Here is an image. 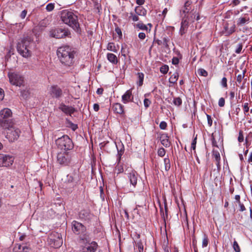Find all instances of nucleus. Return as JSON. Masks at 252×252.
Wrapping results in <instances>:
<instances>
[{
    "mask_svg": "<svg viewBox=\"0 0 252 252\" xmlns=\"http://www.w3.org/2000/svg\"><path fill=\"white\" fill-rule=\"evenodd\" d=\"M129 18H131L133 21H137L139 20L138 17L135 15H133L132 13H130Z\"/></svg>",
    "mask_w": 252,
    "mask_h": 252,
    "instance_id": "nucleus-56",
    "label": "nucleus"
},
{
    "mask_svg": "<svg viewBox=\"0 0 252 252\" xmlns=\"http://www.w3.org/2000/svg\"><path fill=\"white\" fill-rule=\"evenodd\" d=\"M59 109L66 115H71L75 111V109L72 107L65 105L62 103L60 104Z\"/></svg>",
    "mask_w": 252,
    "mask_h": 252,
    "instance_id": "nucleus-16",
    "label": "nucleus"
},
{
    "mask_svg": "<svg viewBox=\"0 0 252 252\" xmlns=\"http://www.w3.org/2000/svg\"><path fill=\"white\" fill-rule=\"evenodd\" d=\"M218 104L220 107H223L225 104L224 98L223 97L220 98L219 100Z\"/></svg>",
    "mask_w": 252,
    "mask_h": 252,
    "instance_id": "nucleus-49",
    "label": "nucleus"
},
{
    "mask_svg": "<svg viewBox=\"0 0 252 252\" xmlns=\"http://www.w3.org/2000/svg\"><path fill=\"white\" fill-rule=\"evenodd\" d=\"M21 95L24 99H27L30 95L29 90L28 89L22 90L21 92Z\"/></svg>",
    "mask_w": 252,
    "mask_h": 252,
    "instance_id": "nucleus-32",
    "label": "nucleus"
},
{
    "mask_svg": "<svg viewBox=\"0 0 252 252\" xmlns=\"http://www.w3.org/2000/svg\"><path fill=\"white\" fill-rule=\"evenodd\" d=\"M164 168L166 171H168L170 168V161L169 158L164 159Z\"/></svg>",
    "mask_w": 252,
    "mask_h": 252,
    "instance_id": "nucleus-31",
    "label": "nucleus"
},
{
    "mask_svg": "<svg viewBox=\"0 0 252 252\" xmlns=\"http://www.w3.org/2000/svg\"><path fill=\"white\" fill-rule=\"evenodd\" d=\"M132 96L131 91L129 90H127L124 95H122V101L124 103H126L130 101V98Z\"/></svg>",
    "mask_w": 252,
    "mask_h": 252,
    "instance_id": "nucleus-20",
    "label": "nucleus"
},
{
    "mask_svg": "<svg viewBox=\"0 0 252 252\" xmlns=\"http://www.w3.org/2000/svg\"><path fill=\"white\" fill-rule=\"evenodd\" d=\"M165 150L163 148H160L158 151V155L160 157H163L165 155Z\"/></svg>",
    "mask_w": 252,
    "mask_h": 252,
    "instance_id": "nucleus-38",
    "label": "nucleus"
},
{
    "mask_svg": "<svg viewBox=\"0 0 252 252\" xmlns=\"http://www.w3.org/2000/svg\"><path fill=\"white\" fill-rule=\"evenodd\" d=\"M238 140L239 142H242L244 141V136L243 134V131L242 130H240L239 132Z\"/></svg>",
    "mask_w": 252,
    "mask_h": 252,
    "instance_id": "nucleus-45",
    "label": "nucleus"
},
{
    "mask_svg": "<svg viewBox=\"0 0 252 252\" xmlns=\"http://www.w3.org/2000/svg\"><path fill=\"white\" fill-rule=\"evenodd\" d=\"M71 160V155L70 152H64L60 153L57 155V161L64 166L68 165Z\"/></svg>",
    "mask_w": 252,
    "mask_h": 252,
    "instance_id": "nucleus-8",
    "label": "nucleus"
},
{
    "mask_svg": "<svg viewBox=\"0 0 252 252\" xmlns=\"http://www.w3.org/2000/svg\"><path fill=\"white\" fill-rule=\"evenodd\" d=\"M169 41V39L167 37H164L163 38L162 44L165 46V47H168V42Z\"/></svg>",
    "mask_w": 252,
    "mask_h": 252,
    "instance_id": "nucleus-50",
    "label": "nucleus"
},
{
    "mask_svg": "<svg viewBox=\"0 0 252 252\" xmlns=\"http://www.w3.org/2000/svg\"><path fill=\"white\" fill-rule=\"evenodd\" d=\"M107 49L109 50H111L113 52H116L117 50L115 49V45L113 43H109L108 44Z\"/></svg>",
    "mask_w": 252,
    "mask_h": 252,
    "instance_id": "nucleus-40",
    "label": "nucleus"
},
{
    "mask_svg": "<svg viewBox=\"0 0 252 252\" xmlns=\"http://www.w3.org/2000/svg\"><path fill=\"white\" fill-rule=\"evenodd\" d=\"M62 21L67 25L76 32L80 33L81 29L78 21V17L73 11L64 9L60 12Z\"/></svg>",
    "mask_w": 252,
    "mask_h": 252,
    "instance_id": "nucleus-2",
    "label": "nucleus"
},
{
    "mask_svg": "<svg viewBox=\"0 0 252 252\" xmlns=\"http://www.w3.org/2000/svg\"><path fill=\"white\" fill-rule=\"evenodd\" d=\"M50 92L51 95L57 99L60 98L63 94L62 90L57 85L51 86Z\"/></svg>",
    "mask_w": 252,
    "mask_h": 252,
    "instance_id": "nucleus-14",
    "label": "nucleus"
},
{
    "mask_svg": "<svg viewBox=\"0 0 252 252\" xmlns=\"http://www.w3.org/2000/svg\"><path fill=\"white\" fill-rule=\"evenodd\" d=\"M209 242V240L207 236L204 234V237L202 241V247H206L207 246Z\"/></svg>",
    "mask_w": 252,
    "mask_h": 252,
    "instance_id": "nucleus-39",
    "label": "nucleus"
},
{
    "mask_svg": "<svg viewBox=\"0 0 252 252\" xmlns=\"http://www.w3.org/2000/svg\"><path fill=\"white\" fill-rule=\"evenodd\" d=\"M71 33L67 28H57L50 31V36L56 38H63L70 37Z\"/></svg>",
    "mask_w": 252,
    "mask_h": 252,
    "instance_id": "nucleus-6",
    "label": "nucleus"
},
{
    "mask_svg": "<svg viewBox=\"0 0 252 252\" xmlns=\"http://www.w3.org/2000/svg\"><path fill=\"white\" fill-rule=\"evenodd\" d=\"M65 121L67 126L70 128L73 131H75L78 128L77 125L73 124L68 119H66Z\"/></svg>",
    "mask_w": 252,
    "mask_h": 252,
    "instance_id": "nucleus-27",
    "label": "nucleus"
},
{
    "mask_svg": "<svg viewBox=\"0 0 252 252\" xmlns=\"http://www.w3.org/2000/svg\"><path fill=\"white\" fill-rule=\"evenodd\" d=\"M115 31L119 35L120 38L122 37V32L120 28H119L118 27H116Z\"/></svg>",
    "mask_w": 252,
    "mask_h": 252,
    "instance_id": "nucleus-53",
    "label": "nucleus"
},
{
    "mask_svg": "<svg viewBox=\"0 0 252 252\" xmlns=\"http://www.w3.org/2000/svg\"><path fill=\"white\" fill-rule=\"evenodd\" d=\"M79 241L81 243H89L91 241L90 233L87 231V228L83 232L80 233L78 235Z\"/></svg>",
    "mask_w": 252,
    "mask_h": 252,
    "instance_id": "nucleus-15",
    "label": "nucleus"
},
{
    "mask_svg": "<svg viewBox=\"0 0 252 252\" xmlns=\"http://www.w3.org/2000/svg\"><path fill=\"white\" fill-rule=\"evenodd\" d=\"M138 37L140 39H145V38L146 37V35H145V33H144V32H140L139 34H138Z\"/></svg>",
    "mask_w": 252,
    "mask_h": 252,
    "instance_id": "nucleus-62",
    "label": "nucleus"
},
{
    "mask_svg": "<svg viewBox=\"0 0 252 252\" xmlns=\"http://www.w3.org/2000/svg\"><path fill=\"white\" fill-rule=\"evenodd\" d=\"M161 144L165 147H168L170 145V142L169 141L168 137L166 134H163L160 137Z\"/></svg>",
    "mask_w": 252,
    "mask_h": 252,
    "instance_id": "nucleus-21",
    "label": "nucleus"
},
{
    "mask_svg": "<svg viewBox=\"0 0 252 252\" xmlns=\"http://www.w3.org/2000/svg\"><path fill=\"white\" fill-rule=\"evenodd\" d=\"M179 59L177 57H174L172 59V64H173L174 65L178 64L179 63Z\"/></svg>",
    "mask_w": 252,
    "mask_h": 252,
    "instance_id": "nucleus-57",
    "label": "nucleus"
},
{
    "mask_svg": "<svg viewBox=\"0 0 252 252\" xmlns=\"http://www.w3.org/2000/svg\"><path fill=\"white\" fill-rule=\"evenodd\" d=\"M250 18L249 17H241L237 21V25L241 26L244 25L246 23L249 22Z\"/></svg>",
    "mask_w": 252,
    "mask_h": 252,
    "instance_id": "nucleus-29",
    "label": "nucleus"
},
{
    "mask_svg": "<svg viewBox=\"0 0 252 252\" xmlns=\"http://www.w3.org/2000/svg\"><path fill=\"white\" fill-rule=\"evenodd\" d=\"M213 155L215 158L216 161L220 160V154L218 151L214 150L213 151Z\"/></svg>",
    "mask_w": 252,
    "mask_h": 252,
    "instance_id": "nucleus-37",
    "label": "nucleus"
},
{
    "mask_svg": "<svg viewBox=\"0 0 252 252\" xmlns=\"http://www.w3.org/2000/svg\"><path fill=\"white\" fill-rule=\"evenodd\" d=\"M191 3V2L187 0L184 4V9L183 10V13L185 14V16H186V14L188 13L190 9L189 8V6L190 5Z\"/></svg>",
    "mask_w": 252,
    "mask_h": 252,
    "instance_id": "nucleus-30",
    "label": "nucleus"
},
{
    "mask_svg": "<svg viewBox=\"0 0 252 252\" xmlns=\"http://www.w3.org/2000/svg\"><path fill=\"white\" fill-rule=\"evenodd\" d=\"M12 125L9 128H7L6 137L9 140L12 142L17 140L19 137L20 131L18 128H16L13 126Z\"/></svg>",
    "mask_w": 252,
    "mask_h": 252,
    "instance_id": "nucleus-10",
    "label": "nucleus"
},
{
    "mask_svg": "<svg viewBox=\"0 0 252 252\" xmlns=\"http://www.w3.org/2000/svg\"><path fill=\"white\" fill-rule=\"evenodd\" d=\"M123 153H120L119 152H118V154H117V160L118 162V163L120 161L121 159V157L123 155Z\"/></svg>",
    "mask_w": 252,
    "mask_h": 252,
    "instance_id": "nucleus-64",
    "label": "nucleus"
},
{
    "mask_svg": "<svg viewBox=\"0 0 252 252\" xmlns=\"http://www.w3.org/2000/svg\"><path fill=\"white\" fill-rule=\"evenodd\" d=\"M57 239L55 240L53 238H50V240L54 242L53 247H54L56 248H58L60 247L62 244H63V241L61 238H60V235L59 234H57Z\"/></svg>",
    "mask_w": 252,
    "mask_h": 252,
    "instance_id": "nucleus-22",
    "label": "nucleus"
},
{
    "mask_svg": "<svg viewBox=\"0 0 252 252\" xmlns=\"http://www.w3.org/2000/svg\"><path fill=\"white\" fill-rule=\"evenodd\" d=\"M137 77H138V81L137 82V84L139 86H141L143 84V80H144V75L142 72H138L137 74Z\"/></svg>",
    "mask_w": 252,
    "mask_h": 252,
    "instance_id": "nucleus-28",
    "label": "nucleus"
},
{
    "mask_svg": "<svg viewBox=\"0 0 252 252\" xmlns=\"http://www.w3.org/2000/svg\"><path fill=\"white\" fill-rule=\"evenodd\" d=\"M221 85L223 87H227V79L225 77H223L221 82Z\"/></svg>",
    "mask_w": 252,
    "mask_h": 252,
    "instance_id": "nucleus-55",
    "label": "nucleus"
},
{
    "mask_svg": "<svg viewBox=\"0 0 252 252\" xmlns=\"http://www.w3.org/2000/svg\"><path fill=\"white\" fill-rule=\"evenodd\" d=\"M169 67L167 65L164 64L160 67V71L163 74H165L168 72Z\"/></svg>",
    "mask_w": 252,
    "mask_h": 252,
    "instance_id": "nucleus-34",
    "label": "nucleus"
},
{
    "mask_svg": "<svg viewBox=\"0 0 252 252\" xmlns=\"http://www.w3.org/2000/svg\"><path fill=\"white\" fill-rule=\"evenodd\" d=\"M151 101L148 98H145L144 100V105L146 108H148L151 104Z\"/></svg>",
    "mask_w": 252,
    "mask_h": 252,
    "instance_id": "nucleus-52",
    "label": "nucleus"
},
{
    "mask_svg": "<svg viewBox=\"0 0 252 252\" xmlns=\"http://www.w3.org/2000/svg\"><path fill=\"white\" fill-rule=\"evenodd\" d=\"M54 4L50 3L46 5V9L48 11H51L54 9Z\"/></svg>",
    "mask_w": 252,
    "mask_h": 252,
    "instance_id": "nucleus-43",
    "label": "nucleus"
},
{
    "mask_svg": "<svg viewBox=\"0 0 252 252\" xmlns=\"http://www.w3.org/2000/svg\"><path fill=\"white\" fill-rule=\"evenodd\" d=\"M108 60L111 63L116 64L118 63V59L116 56L112 53H108L107 55Z\"/></svg>",
    "mask_w": 252,
    "mask_h": 252,
    "instance_id": "nucleus-23",
    "label": "nucleus"
},
{
    "mask_svg": "<svg viewBox=\"0 0 252 252\" xmlns=\"http://www.w3.org/2000/svg\"><path fill=\"white\" fill-rule=\"evenodd\" d=\"M85 244L82 248V252H95L98 248L97 243L95 241H91Z\"/></svg>",
    "mask_w": 252,
    "mask_h": 252,
    "instance_id": "nucleus-13",
    "label": "nucleus"
},
{
    "mask_svg": "<svg viewBox=\"0 0 252 252\" xmlns=\"http://www.w3.org/2000/svg\"><path fill=\"white\" fill-rule=\"evenodd\" d=\"M28 249L29 248L26 246H18V250L21 251L20 252H27Z\"/></svg>",
    "mask_w": 252,
    "mask_h": 252,
    "instance_id": "nucleus-46",
    "label": "nucleus"
},
{
    "mask_svg": "<svg viewBox=\"0 0 252 252\" xmlns=\"http://www.w3.org/2000/svg\"><path fill=\"white\" fill-rule=\"evenodd\" d=\"M207 121L208 124L209 126H211L213 124V120H212L211 117L210 115L207 114Z\"/></svg>",
    "mask_w": 252,
    "mask_h": 252,
    "instance_id": "nucleus-54",
    "label": "nucleus"
},
{
    "mask_svg": "<svg viewBox=\"0 0 252 252\" xmlns=\"http://www.w3.org/2000/svg\"><path fill=\"white\" fill-rule=\"evenodd\" d=\"M193 247L194 249V252H198L197 248L196 246V241L195 239L193 240Z\"/></svg>",
    "mask_w": 252,
    "mask_h": 252,
    "instance_id": "nucleus-59",
    "label": "nucleus"
},
{
    "mask_svg": "<svg viewBox=\"0 0 252 252\" xmlns=\"http://www.w3.org/2000/svg\"><path fill=\"white\" fill-rule=\"evenodd\" d=\"M79 216L81 219L89 221L92 219L93 215L88 210H83L79 212Z\"/></svg>",
    "mask_w": 252,
    "mask_h": 252,
    "instance_id": "nucleus-18",
    "label": "nucleus"
},
{
    "mask_svg": "<svg viewBox=\"0 0 252 252\" xmlns=\"http://www.w3.org/2000/svg\"><path fill=\"white\" fill-rule=\"evenodd\" d=\"M196 139H197V135L196 137L193 139L191 142V149L194 150L195 149V146L196 144Z\"/></svg>",
    "mask_w": 252,
    "mask_h": 252,
    "instance_id": "nucleus-48",
    "label": "nucleus"
},
{
    "mask_svg": "<svg viewBox=\"0 0 252 252\" xmlns=\"http://www.w3.org/2000/svg\"><path fill=\"white\" fill-rule=\"evenodd\" d=\"M167 127V123L164 121H162L159 124V127L161 129H165Z\"/></svg>",
    "mask_w": 252,
    "mask_h": 252,
    "instance_id": "nucleus-51",
    "label": "nucleus"
},
{
    "mask_svg": "<svg viewBox=\"0 0 252 252\" xmlns=\"http://www.w3.org/2000/svg\"><path fill=\"white\" fill-rule=\"evenodd\" d=\"M179 77V73L177 72L173 73L169 78V82L171 84H175L176 83Z\"/></svg>",
    "mask_w": 252,
    "mask_h": 252,
    "instance_id": "nucleus-26",
    "label": "nucleus"
},
{
    "mask_svg": "<svg viewBox=\"0 0 252 252\" xmlns=\"http://www.w3.org/2000/svg\"><path fill=\"white\" fill-rule=\"evenodd\" d=\"M233 248L235 252H240V247L236 241L233 243Z\"/></svg>",
    "mask_w": 252,
    "mask_h": 252,
    "instance_id": "nucleus-41",
    "label": "nucleus"
},
{
    "mask_svg": "<svg viewBox=\"0 0 252 252\" xmlns=\"http://www.w3.org/2000/svg\"><path fill=\"white\" fill-rule=\"evenodd\" d=\"M8 76L11 84L19 87L24 85L25 81L22 75L12 72L9 73Z\"/></svg>",
    "mask_w": 252,
    "mask_h": 252,
    "instance_id": "nucleus-7",
    "label": "nucleus"
},
{
    "mask_svg": "<svg viewBox=\"0 0 252 252\" xmlns=\"http://www.w3.org/2000/svg\"><path fill=\"white\" fill-rule=\"evenodd\" d=\"M127 174L130 184L135 187L138 179L137 173L135 170H131Z\"/></svg>",
    "mask_w": 252,
    "mask_h": 252,
    "instance_id": "nucleus-17",
    "label": "nucleus"
},
{
    "mask_svg": "<svg viewBox=\"0 0 252 252\" xmlns=\"http://www.w3.org/2000/svg\"><path fill=\"white\" fill-rule=\"evenodd\" d=\"M173 103L176 106H181L182 103V99L179 97L174 98Z\"/></svg>",
    "mask_w": 252,
    "mask_h": 252,
    "instance_id": "nucleus-33",
    "label": "nucleus"
},
{
    "mask_svg": "<svg viewBox=\"0 0 252 252\" xmlns=\"http://www.w3.org/2000/svg\"><path fill=\"white\" fill-rule=\"evenodd\" d=\"M39 28L35 27L33 29L32 32L29 35H24L17 44V50L18 53L23 57L28 58L31 56V51H30L31 44L33 41V38L32 35H34L37 37L39 35L37 32Z\"/></svg>",
    "mask_w": 252,
    "mask_h": 252,
    "instance_id": "nucleus-1",
    "label": "nucleus"
},
{
    "mask_svg": "<svg viewBox=\"0 0 252 252\" xmlns=\"http://www.w3.org/2000/svg\"><path fill=\"white\" fill-rule=\"evenodd\" d=\"M136 26L137 28L142 30L148 31V30L147 26L142 23L137 24Z\"/></svg>",
    "mask_w": 252,
    "mask_h": 252,
    "instance_id": "nucleus-35",
    "label": "nucleus"
},
{
    "mask_svg": "<svg viewBox=\"0 0 252 252\" xmlns=\"http://www.w3.org/2000/svg\"><path fill=\"white\" fill-rule=\"evenodd\" d=\"M243 109H244V112L245 115H246L247 113H248L249 111V103L248 102H246L244 103V104L243 105Z\"/></svg>",
    "mask_w": 252,
    "mask_h": 252,
    "instance_id": "nucleus-44",
    "label": "nucleus"
},
{
    "mask_svg": "<svg viewBox=\"0 0 252 252\" xmlns=\"http://www.w3.org/2000/svg\"><path fill=\"white\" fill-rule=\"evenodd\" d=\"M14 158L13 157L0 153V167H7L12 164Z\"/></svg>",
    "mask_w": 252,
    "mask_h": 252,
    "instance_id": "nucleus-11",
    "label": "nucleus"
},
{
    "mask_svg": "<svg viewBox=\"0 0 252 252\" xmlns=\"http://www.w3.org/2000/svg\"><path fill=\"white\" fill-rule=\"evenodd\" d=\"M242 49V45L240 44H239L238 47L236 49L235 52L237 54H239L241 52Z\"/></svg>",
    "mask_w": 252,
    "mask_h": 252,
    "instance_id": "nucleus-60",
    "label": "nucleus"
},
{
    "mask_svg": "<svg viewBox=\"0 0 252 252\" xmlns=\"http://www.w3.org/2000/svg\"><path fill=\"white\" fill-rule=\"evenodd\" d=\"M27 10H24L23 11H22L20 14L21 18L22 19H24L27 15Z\"/></svg>",
    "mask_w": 252,
    "mask_h": 252,
    "instance_id": "nucleus-58",
    "label": "nucleus"
},
{
    "mask_svg": "<svg viewBox=\"0 0 252 252\" xmlns=\"http://www.w3.org/2000/svg\"><path fill=\"white\" fill-rule=\"evenodd\" d=\"M75 53L74 50L67 45L59 47L57 51L61 63L67 66H70L73 64Z\"/></svg>",
    "mask_w": 252,
    "mask_h": 252,
    "instance_id": "nucleus-3",
    "label": "nucleus"
},
{
    "mask_svg": "<svg viewBox=\"0 0 252 252\" xmlns=\"http://www.w3.org/2000/svg\"><path fill=\"white\" fill-rule=\"evenodd\" d=\"M136 13L139 15L145 16L147 14V10L142 7L137 6L135 8Z\"/></svg>",
    "mask_w": 252,
    "mask_h": 252,
    "instance_id": "nucleus-24",
    "label": "nucleus"
},
{
    "mask_svg": "<svg viewBox=\"0 0 252 252\" xmlns=\"http://www.w3.org/2000/svg\"><path fill=\"white\" fill-rule=\"evenodd\" d=\"M71 226L73 233L77 235H78L80 233L83 232V231L86 229V227L82 223L76 220H73L72 222Z\"/></svg>",
    "mask_w": 252,
    "mask_h": 252,
    "instance_id": "nucleus-12",
    "label": "nucleus"
},
{
    "mask_svg": "<svg viewBox=\"0 0 252 252\" xmlns=\"http://www.w3.org/2000/svg\"><path fill=\"white\" fill-rule=\"evenodd\" d=\"M80 178L78 172L76 170H74L72 173L66 176L65 183L66 184H70V186L73 188L78 184Z\"/></svg>",
    "mask_w": 252,
    "mask_h": 252,
    "instance_id": "nucleus-9",
    "label": "nucleus"
},
{
    "mask_svg": "<svg viewBox=\"0 0 252 252\" xmlns=\"http://www.w3.org/2000/svg\"><path fill=\"white\" fill-rule=\"evenodd\" d=\"M13 125L12 119V112L8 108H4L0 112V125L6 129Z\"/></svg>",
    "mask_w": 252,
    "mask_h": 252,
    "instance_id": "nucleus-4",
    "label": "nucleus"
},
{
    "mask_svg": "<svg viewBox=\"0 0 252 252\" xmlns=\"http://www.w3.org/2000/svg\"><path fill=\"white\" fill-rule=\"evenodd\" d=\"M119 146L120 147V149H119L118 146L117 145H116V147H117V148L118 152H119L120 153H122L124 154V150H125L124 145L122 144H120L119 143Z\"/></svg>",
    "mask_w": 252,
    "mask_h": 252,
    "instance_id": "nucleus-47",
    "label": "nucleus"
},
{
    "mask_svg": "<svg viewBox=\"0 0 252 252\" xmlns=\"http://www.w3.org/2000/svg\"><path fill=\"white\" fill-rule=\"evenodd\" d=\"M188 22L186 20H183L181 22V26L180 30V32L181 35L185 33V31L188 27Z\"/></svg>",
    "mask_w": 252,
    "mask_h": 252,
    "instance_id": "nucleus-25",
    "label": "nucleus"
},
{
    "mask_svg": "<svg viewBox=\"0 0 252 252\" xmlns=\"http://www.w3.org/2000/svg\"><path fill=\"white\" fill-rule=\"evenodd\" d=\"M58 147L64 151L70 150L73 148V144L71 139L67 135L58 138L56 140Z\"/></svg>",
    "mask_w": 252,
    "mask_h": 252,
    "instance_id": "nucleus-5",
    "label": "nucleus"
},
{
    "mask_svg": "<svg viewBox=\"0 0 252 252\" xmlns=\"http://www.w3.org/2000/svg\"><path fill=\"white\" fill-rule=\"evenodd\" d=\"M4 96V93L3 90L0 88V100H2Z\"/></svg>",
    "mask_w": 252,
    "mask_h": 252,
    "instance_id": "nucleus-63",
    "label": "nucleus"
},
{
    "mask_svg": "<svg viewBox=\"0 0 252 252\" xmlns=\"http://www.w3.org/2000/svg\"><path fill=\"white\" fill-rule=\"evenodd\" d=\"M235 26L233 25L232 27H231L230 30L228 31V33L230 34L235 32Z\"/></svg>",
    "mask_w": 252,
    "mask_h": 252,
    "instance_id": "nucleus-61",
    "label": "nucleus"
},
{
    "mask_svg": "<svg viewBox=\"0 0 252 252\" xmlns=\"http://www.w3.org/2000/svg\"><path fill=\"white\" fill-rule=\"evenodd\" d=\"M123 107L121 104L116 103L113 104L112 109L116 113L121 114L124 112Z\"/></svg>",
    "mask_w": 252,
    "mask_h": 252,
    "instance_id": "nucleus-19",
    "label": "nucleus"
},
{
    "mask_svg": "<svg viewBox=\"0 0 252 252\" xmlns=\"http://www.w3.org/2000/svg\"><path fill=\"white\" fill-rule=\"evenodd\" d=\"M198 73L204 77H206L208 75V72L203 68H199L198 69Z\"/></svg>",
    "mask_w": 252,
    "mask_h": 252,
    "instance_id": "nucleus-36",
    "label": "nucleus"
},
{
    "mask_svg": "<svg viewBox=\"0 0 252 252\" xmlns=\"http://www.w3.org/2000/svg\"><path fill=\"white\" fill-rule=\"evenodd\" d=\"M244 75H241V74L238 75L237 77V82H236L237 86H239V85L237 83H238L239 84H240L241 82L242 81L243 79L244 80Z\"/></svg>",
    "mask_w": 252,
    "mask_h": 252,
    "instance_id": "nucleus-42",
    "label": "nucleus"
}]
</instances>
